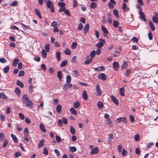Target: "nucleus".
<instances>
[{
  "label": "nucleus",
  "instance_id": "1",
  "mask_svg": "<svg viewBox=\"0 0 158 158\" xmlns=\"http://www.w3.org/2000/svg\"><path fill=\"white\" fill-rule=\"evenodd\" d=\"M22 100L27 107H29L33 106L34 105L33 103L29 100L27 94H24L23 96Z\"/></svg>",
  "mask_w": 158,
  "mask_h": 158
},
{
  "label": "nucleus",
  "instance_id": "2",
  "mask_svg": "<svg viewBox=\"0 0 158 158\" xmlns=\"http://www.w3.org/2000/svg\"><path fill=\"white\" fill-rule=\"evenodd\" d=\"M47 6L48 8L51 9V11L53 13L55 11V9L54 7V4L52 2L49 0L47 1L46 3Z\"/></svg>",
  "mask_w": 158,
  "mask_h": 158
},
{
  "label": "nucleus",
  "instance_id": "3",
  "mask_svg": "<svg viewBox=\"0 0 158 158\" xmlns=\"http://www.w3.org/2000/svg\"><path fill=\"white\" fill-rule=\"evenodd\" d=\"M123 121L125 123H127V120L125 117H120L116 119V122L117 123H118Z\"/></svg>",
  "mask_w": 158,
  "mask_h": 158
},
{
  "label": "nucleus",
  "instance_id": "4",
  "mask_svg": "<svg viewBox=\"0 0 158 158\" xmlns=\"http://www.w3.org/2000/svg\"><path fill=\"white\" fill-rule=\"evenodd\" d=\"M139 14L140 15V18L142 20L146 22L147 21V19L145 18V16L143 12L141 11H139Z\"/></svg>",
  "mask_w": 158,
  "mask_h": 158
},
{
  "label": "nucleus",
  "instance_id": "5",
  "mask_svg": "<svg viewBox=\"0 0 158 158\" xmlns=\"http://www.w3.org/2000/svg\"><path fill=\"white\" fill-rule=\"evenodd\" d=\"M99 40L102 41L99 42L96 44V47L99 48L102 47L103 46L104 44L103 42L105 43V40H104L102 39H100Z\"/></svg>",
  "mask_w": 158,
  "mask_h": 158
},
{
  "label": "nucleus",
  "instance_id": "6",
  "mask_svg": "<svg viewBox=\"0 0 158 158\" xmlns=\"http://www.w3.org/2000/svg\"><path fill=\"white\" fill-rule=\"evenodd\" d=\"M98 77L99 78L101 79V80L105 81L106 80V76L104 73H101L98 75Z\"/></svg>",
  "mask_w": 158,
  "mask_h": 158
},
{
  "label": "nucleus",
  "instance_id": "7",
  "mask_svg": "<svg viewBox=\"0 0 158 158\" xmlns=\"http://www.w3.org/2000/svg\"><path fill=\"white\" fill-rule=\"evenodd\" d=\"M99 151V149L97 147H96L91 151L90 154L91 155L96 154L98 153Z\"/></svg>",
  "mask_w": 158,
  "mask_h": 158
},
{
  "label": "nucleus",
  "instance_id": "8",
  "mask_svg": "<svg viewBox=\"0 0 158 158\" xmlns=\"http://www.w3.org/2000/svg\"><path fill=\"white\" fill-rule=\"evenodd\" d=\"M110 97L111 100L116 105H118V102L117 98H115L113 95H111Z\"/></svg>",
  "mask_w": 158,
  "mask_h": 158
},
{
  "label": "nucleus",
  "instance_id": "9",
  "mask_svg": "<svg viewBox=\"0 0 158 158\" xmlns=\"http://www.w3.org/2000/svg\"><path fill=\"white\" fill-rule=\"evenodd\" d=\"M113 67L115 70L117 71L119 67V65L118 62L114 61L113 64Z\"/></svg>",
  "mask_w": 158,
  "mask_h": 158
},
{
  "label": "nucleus",
  "instance_id": "10",
  "mask_svg": "<svg viewBox=\"0 0 158 158\" xmlns=\"http://www.w3.org/2000/svg\"><path fill=\"white\" fill-rule=\"evenodd\" d=\"M72 84H65L63 86V89L64 90H68L70 88H71L72 87Z\"/></svg>",
  "mask_w": 158,
  "mask_h": 158
},
{
  "label": "nucleus",
  "instance_id": "11",
  "mask_svg": "<svg viewBox=\"0 0 158 158\" xmlns=\"http://www.w3.org/2000/svg\"><path fill=\"white\" fill-rule=\"evenodd\" d=\"M89 28V25L88 23L86 24L84 28V31L85 34H86L88 31Z\"/></svg>",
  "mask_w": 158,
  "mask_h": 158
},
{
  "label": "nucleus",
  "instance_id": "12",
  "mask_svg": "<svg viewBox=\"0 0 158 158\" xmlns=\"http://www.w3.org/2000/svg\"><path fill=\"white\" fill-rule=\"evenodd\" d=\"M105 68L104 66H101L97 68H95L94 69V70L96 71H104Z\"/></svg>",
  "mask_w": 158,
  "mask_h": 158
},
{
  "label": "nucleus",
  "instance_id": "13",
  "mask_svg": "<svg viewBox=\"0 0 158 158\" xmlns=\"http://www.w3.org/2000/svg\"><path fill=\"white\" fill-rule=\"evenodd\" d=\"M70 112L73 114L77 115V111L73 107H71L70 109Z\"/></svg>",
  "mask_w": 158,
  "mask_h": 158
},
{
  "label": "nucleus",
  "instance_id": "14",
  "mask_svg": "<svg viewBox=\"0 0 158 158\" xmlns=\"http://www.w3.org/2000/svg\"><path fill=\"white\" fill-rule=\"evenodd\" d=\"M45 140L44 139L40 141V142L39 144V148H41L44 145V143L45 142Z\"/></svg>",
  "mask_w": 158,
  "mask_h": 158
},
{
  "label": "nucleus",
  "instance_id": "15",
  "mask_svg": "<svg viewBox=\"0 0 158 158\" xmlns=\"http://www.w3.org/2000/svg\"><path fill=\"white\" fill-rule=\"evenodd\" d=\"M119 93L120 95L121 96H124V87L120 88L119 89Z\"/></svg>",
  "mask_w": 158,
  "mask_h": 158
},
{
  "label": "nucleus",
  "instance_id": "16",
  "mask_svg": "<svg viewBox=\"0 0 158 158\" xmlns=\"http://www.w3.org/2000/svg\"><path fill=\"white\" fill-rule=\"evenodd\" d=\"M123 9L124 12H126L128 11L129 10V8L127 7V5L125 3H123Z\"/></svg>",
  "mask_w": 158,
  "mask_h": 158
},
{
  "label": "nucleus",
  "instance_id": "17",
  "mask_svg": "<svg viewBox=\"0 0 158 158\" xmlns=\"http://www.w3.org/2000/svg\"><path fill=\"white\" fill-rule=\"evenodd\" d=\"M82 97L84 99L87 100L88 99V96L86 91L85 90L83 91Z\"/></svg>",
  "mask_w": 158,
  "mask_h": 158
},
{
  "label": "nucleus",
  "instance_id": "18",
  "mask_svg": "<svg viewBox=\"0 0 158 158\" xmlns=\"http://www.w3.org/2000/svg\"><path fill=\"white\" fill-rule=\"evenodd\" d=\"M57 77L60 81L61 80L62 78V74L60 70L58 71L57 73Z\"/></svg>",
  "mask_w": 158,
  "mask_h": 158
},
{
  "label": "nucleus",
  "instance_id": "19",
  "mask_svg": "<svg viewBox=\"0 0 158 158\" xmlns=\"http://www.w3.org/2000/svg\"><path fill=\"white\" fill-rule=\"evenodd\" d=\"M152 20L154 23H158V17L156 15L152 16Z\"/></svg>",
  "mask_w": 158,
  "mask_h": 158
},
{
  "label": "nucleus",
  "instance_id": "20",
  "mask_svg": "<svg viewBox=\"0 0 158 158\" xmlns=\"http://www.w3.org/2000/svg\"><path fill=\"white\" fill-rule=\"evenodd\" d=\"M149 25L152 30L153 31H154L155 29V28L154 25L152 21H150L149 22Z\"/></svg>",
  "mask_w": 158,
  "mask_h": 158
},
{
  "label": "nucleus",
  "instance_id": "21",
  "mask_svg": "<svg viewBox=\"0 0 158 158\" xmlns=\"http://www.w3.org/2000/svg\"><path fill=\"white\" fill-rule=\"evenodd\" d=\"M35 13L36 14V15L40 18H42V17L40 14V12L39 10L37 9H35Z\"/></svg>",
  "mask_w": 158,
  "mask_h": 158
},
{
  "label": "nucleus",
  "instance_id": "22",
  "mask_svg": "<svg viewBox=\"0 0 158 158\" xmlns=\"http://www.w3.org/2000/svg\"><path fill=\"white\" fill-rule=\"evenodd\" d=\"M113 12L114 15L117 18H118L119 17L118 12L117 10L116 9H114L113 10Z\"/></svg>",
  "mask_w": 158,
  "mask_h": 158
},
{
  "label": "nucleus",
  "instance_id": "23",
  "mask_svg": "<svg viewBox=\"0 0 158 158\" xmlns=\"http://www.w3.org/2000/svg\"><path fill=\"white\" fill-rule=\"evenodd\" d=\"M11 136L13 139V140L14 143H17L18 141V139L13 134H11Z\"/></svg>",
  "mask_w": 158,
  "mask_h": 158
},
{
  "label": "nucleus",
  "instance_id": "24",
  "mask_svg": "<svg viewBox=\"0 0 158 158\" xmlns=\"http://www.w3.org/2000/svg\"><path fill=\"white\" fill-rule=\"evenodd\" d=\"M40 128L42 131L45 133L46 132V130L43 124H40Z\"/></svg>",
  "mask_w": 158,
  "mask_h": 158
},
{
  "label": "nucleus",
  "instance_id": "25",
  "mask_svg": "<svg viewBox=\"0 0 158 158\" xmlns=\"http://www.w3.org/2000/svg\"><path fill=\"white\" fill-rule=\"evenodd\" d=\"M119 25V22L116 20H114L113 21V25L115 27H117Z\"/></svg>",
  "mask_w": 158,
  "mask_h": 158
},
{
  "label": "nucleus",
  "instance_id": "26",
  "mask_svg": "<svg viewBox=\"0 0 158 158\" xmlns=\"http://www.w3.org/2000/svg\"><path fill=\"white\" fill-rule=\"evenodd\" d=\"M96 91L99 95H101V91L99 85H96Z\"/></svg>",
  "mask_w": 158,
  "mask_h": 158
},
{
  "label": "nucleus",
  "instance_id": "27",
  "mask_svg": "<svg viewBox=\"0 0 158 158\" xmlns=\"http://www.w3.org/2000/svg\"><path fill=\"white\" fill-rule=\"evenodd\" d=\"M97 4L96 3L92 2L91 3L90 5V6L92 9H95L97 7Z\"/></svg>",
  "mask_w": 158,
  "mask_h": 158
},
{
  "label": "nucleus",
  "instance_id": "28",
  "mask_svg": "<svg viewBox=\"0 0 158 158\" xmlns=\"http://www.w3.org/2000/svg\"><path fill=\"white\" fill-rule=\"evenodd\" d=\"M68 61L66 60H64L61 63L60 66L61 67L65 66L67 64Z\"/></svg>",
  "mask_w": 158,
  "mask_h": 158
},
{
  "label": "nucleus",
  "instance_id": "29",
  "mask_svg": "<svg viewBox=\"0 0 158 158\" xmlns=\"http://www.w3.org/2000/svg\"><path fill=\"white\" fill-rule=\"evenodd\" d=\"M0 98L6 99L7 98V97L4 93L1 92L0 93Z\"/></svg>",
  "mask_w": 158,
  "mask_h": 158
},
{
  "label": "nucleus",
  "instance_id": "30",
  "mask_svg": "<svg viewBox=\"0 0 158 158\" xmlns=\"http://www.w3.org/2000/svg\"><path fill=\"white\" fill-rule=\"evenodd\" d=\"M101 29L104 33L106 34H108V32L107 29L105 27L103 26V25L101 26Z\"/></svg>",
  "mask_w": 158,
  "mask_h": 158
},
{
  "label": "nucleus",
  "instance_id": "31",
  "mask_svg": "<svg viewBox=\"0 0 158 158\" xmlns=\"http://www.w3.org/2000/svg\"><path fill=\"white\" fill-rule=\"evenodd\" d=\"M60 54L61 53L59 51H57L56 53V56L58 61H60Z\"/></svg>",
  "mask_w": 158,
  "mask_h": 158
},
{
  "label": "nucleus",
  "instance_id": "32",
  "mask_svg": "<svg viewBox=\"0 0 158 158\" xmlns=\"http://www.w3.org/2000/svg\"><path fill=\"white\" fill-rule=\"evenodd\" d=\"M17 84L21 88H23L24 86L23 83L19 80L17 81Z\"/></svg>",
  "mask_w": 158,
  "mask_h": 158
},
{
  "label": "nucleus",
  "instance_id": "33",
  "mask_svg": "<svg viewBox=\"0 0 158 158\" xmlns=\"http://www.w3.org/2000/svg\"><path fill=\"white\" fill-rule=\"evenodd\" d=\"M41 53L42 56L44 58H45L47 56V53L44 49H43L42 50Z\"/></svg>",
  "mask_w": 158,
  "mask_h": 158
},
{
  "label": "nucleus",
  "instance_id": "34",
  "mask_svg": "<svg viewBox=\"0 0 158 158\" xmlns=\"http://www.w3.org/2000/svg\"><path fill=\"white\" fill-rule=\"evenodd\" d=\"M64 53L66 55H70L71 54V51L70 49H69L68 48H67L65 50H64Z\"/></svg>",
  "mask_w": 158,
  "mask_h": 158
},
{
  "label": "nucleus",
  "instance_id": "35",
  "mask_svg": "<svg viewBox=\"0 0 158 158\" xmlns=\"http://www.w3.org/2000/svg\"><path fill=\"white\" fill-rule=\"evenodd\" d=\"M19 62V60L17 59H15L13 62V65L14 67H15L16 66L17 64Z\"/></svg>",
  "mask_w": 158,
  "mask_h": 158
},
{
  "label": "nucleus",
  "instance_id": "36",
  "mask_svg": "<svg viewBox=\"0 0 158 158\" xmlns=\"http://www.w3.org/2000/svg\"><path fill=\"white\" fill-rule=\"evenodd\" d=\"M61 108L62 106L60 104L56 106V109L57 112L58 113L60 112L61 110Z\"/></svg>",
  "mask_w": 158,
  "mask_h": 158
},
{
  "label": "nucleus",
  "instance_id": "37",
  "mask_svg": "<svg viewBox=\"0 0 158 158\" xmlns=\"http://www.w3.org/2000/svg\"><path fill=\"white\" fill-rule=\"evenodd\" d=\"M96 52L95 50H93L92 51L90 54V58L92 59V58L94 57L95 55Z\"/></svg>",
  "mask_w": 158,
  "mask_h": 158
},
{
  "label": "nucleus",
  "instance_id": "38",
  "mask_svg": "<svg viewBox=\"0 0 158 158\" xmlns=\"http://www.w3.org/2000/svg\"><path fill=\"white\" fill-rule=\"evenodd\" d=\"M80 106V103L78 102H77L73 104V106L76 109L77 108Z\"/></svg>",
  "mask_w": 158,
  "mask_h": 158
},
{
  "label": "nucleus",
  "instance_id": "39",
  "mask_svg": "<svg viewBox=\"0 0 158 158\" xmlns=\"http://www.w3.org/2000/svg\"><path fill=\"white\" fill-rule=\"evenodd\" d=\"M71 78L70 75H68L66 77V83L69 84L71 81Z\"/></svg>",
  "mask_w": 158,
  "mask_h": 158
},
{
  "label": "nucleus",
  "instance_id": "40",
  "mask_svg": "<svg viewBox=\"0 0 158 158\" xmlns=\"http://www.w3.org/2000/svg\"><path fill=\"white\" fill-rule=\"evenodd\" d=\"M21 26L23 28L24 30H25L27 29H30V28L29 27V26H27L25 24H24L23 23H21Z\"/></svg>",
  "mask_w": 158,
  "mask_h": 158
},
{
  "label": "nucleus",
  "instance_id": "41",
  "mask_svg": "<svg viewBox=\"0 0 158 158\" xmlns=\"http://www.w3.org/2000/svg\"><path fill=\"white\" fill-rule=\"evenodd\" d=\"M127 66V62L124 61L123 64L121 66V68L122 69H124L126 68Z\"/></svg>",
  "mask_w": 158,
  "mask_h": 158
},
{
  "label": "nucleus",
  "instance_id": "42",
  "mask_svg": "<svg viewBox=\"0 0 158 158\" xmlns=\"http://www.w3.org/2000/svg\"><path fill=\"white\" fill-rule=\"evenodd\" d=\"M98 106L99 109H102L103 106V104L101 102H99L98 103Z\"/></svg>",
  "mask_w": 158,
  "mask_h": 158
},
{
  "label": "nucleus",
  "instance_id": "43",
  "mask_svg": "<svg viewBox=\"0 0 158 158\" xmlns=\"http://www.w3.org/2000/svg\"><path fill=\"white\" fill-rule=\"evenodd\" d=\"M70 132L71 134L73 135H74L75 133V129L74 127H72V126H71L70 127Z\"/></svg>",
  "mask_w": 158,
  "mask_h": 158
},
{
  "label": "nucleus",
  "instance_id": "44",
  "mask_svg": "<svg viewBox=\"0 0 158 158\" xmlns=\"http://www.w3.org/2000/svg\"><path fill=\"white\" fill-rule=\"evenodd\" d=\"M69 150L72 152H75L76 151L77 148L75 147H70L69 148Z\"/></svg>",
  "mask_w": 158,
  "mask_h": 158
},
{
  "label": "nucleus",
  "instance_id": "45",
  "mask_svg": "<svg viewBox=\"0 0 158 158\" xmlns=\"http://www.w3.org/2000/svg\"><path fill=\"white\" fill-rule=\"evenodd\" d=\"M92 59L90 58V59H87L85 60V63L86 64H89L92 61Z\"/></svg>",
  "mask_w": 158,
  "mask_h": 158
},
{
  "label": "nucleus",
  "instance_id": "46",
  "mask_svg": "<svg viewBox=\"0 0 158 158\" xmlns=\"http://www.w3.org/2000/svg\"><path fill=\"white\" fill-rule=\"evenodd\" d=\"M129 118L131 122L132 123H133L135 122V118L132 115H130Z\"/></svg>",
  "mask_w": 158,
  "mask_h": 158
},
{
  "label": "nucleus",
  "instance_id": "47",
  "mask_svg": "<svg viewBox=\"0 0 158 158\" xmlns=\"http://www.w3.org/2000/svg\"><path fill=\"white\" fill-rule=\"evenodd\" d=\"M45 48L47 52H48L50 49V45L49 44H46L45 46Z\"/></svg>",
  "mask_w": 158,
  "mask_h": 158
},
{
  "label": "nucleus",
  "instance_id": "48",
  "mask_svg": "<svg viewBox=\"0 0 158 158\" xmlns=\"http://www.w3.org/2000/svg\"><path fill=\"white\" fill-rule=\"evenodd\" d=\"M58 5L60 7L65 6V4L63 2H59L58 3Z\"/></svg>",
  "mask_w": 158,
  "mask_h": 158
},
{
  "label": "nucleus",
  "instance_id": "49",
  "mask_svg": "<svg viewBox=\"0 0 158 158\" xmlns=\"http://www.w3.org/2000/svg\"><path fill=\"white\" fill-rule=\"evenodd\" d=\"M73 75H74L75 77H77L79 76V73L78 72L77 70H74L73 71Z\"/></svg>",
  "mask_w": 158,
  "mask_h": 158
},
{
  "label": "nucleus",
  "instance_id": "50",
  "mask_svg": "<svg viewBox=\"0 0 158 158\" xmlns=\"http://www.w3.org/2000/svg\"><path fill=\"white\" fill-rule=\"evenodd\" d=\"M63 124V122L61 119H59L58 121V125L59 126H62Z\"/></svg>",
  "mask_w": 158,
  "mask_h": 158
},
{
  "label": "nucleus",
  "instance_id": "51",
  "mask_svg": "<svg viewBox=\"0 0 158 158\" xmlns=\"http://www.w3.org/2000/svg\"><path fill=\"white\" fill-rule=\"evenodd\" d=\"M15 92L17 95H19L21 93V92L18 88H16Z\"/></svg>",
  "mask_w": 158,
  "mask_h": 158
},
{
  "label": "nucleus",
  "instance_id": "52",
  "mask_svg": "<svg viewBox=\"0 0 158 158\" xmlns=\"http://www.w3.org/2000/svg\"><path fill=\"white\" fill-rule=\"evenodd\" d=\"M9 67L8 66L4 68V72L5 73H6L9 71Z\"/></svg>",
  "mask_w": 158,
  "mask_h": 158
},
{
  "label": "nucleus",
  "instance_id": "53",
  "mask_svg": "<svg viewBox=\"0 0 158 158\" xmlns=\"http://www.w3.org/2000/svg\"><path fill=\"white\" fill-rule=\"evenodd\" d=\"M64 13L69 16L71 15L70 12L68 9H65L64 11Z\"/></svg>",
  "mask_w": 158,
  "mask_h": 158
},
{
  "label": "nucleus",
  "instance_id": "54",
  "mask_svg": "<svg viewBox=\"0 0 158 158\" xmlns=\"http://www.w3.org/2000/svg\"><path fill=\"white\" fill-rule=\"evenodd\" d=\"M127 153V151L125 150V149H123V150L122 151V155L123 156H126Z\"/></svg>",
  "mask_w": 158,
  "mask_h": 158
},
{
  "label": "nucleus",
  "instance_id": "55",
  "mask_svg": "<svg viewBox=\"0 0 158 158\" xmlns=\"http://www.w3.org/2000/svg\"><path fill=\"white\" fill-rule=\"evenodd\" d=\"M83 25L82 24L80 23L79 24L78 27L77 29L80 31H81L82 29Z\"/></svg>",
  "mask_w": 158,
  "mask_h": 158
},
{
  "label": "nucleus",
  "instance_id": "56",
  "mask_svg": "<svg viewBox=\"0 0 158 158\" xmlns=\"http://www.w3.org/2000/svg\"><path fill=\"white\" fill-rule=\"evenodd\" d=\"M24 72L23 70L20 71L19 72L18 76L19 77L23 76L24 75Z\"/></svg>",
  "mask_w": 158,
  "mask_h": 158
},
{
  "label": "nucleus",
  "instance_id": "57",
  "mask_svg": "<svg viewBox=\"0 0 158 158\" xmlns=\"http://www.w3.org/2000/svg\"><path fill=\"white\" fill-rule=\"evenodd\" d=\"M153 143H147L146 146V148L148 149L150 148L153 145Z\"/></svg>",
  "mask_w": 158,
  "mask_h": 158
},
{
  "label": "nucleus",
  "instance_id": "58",
  "mask_svg": "<svg viewBox=\"0 0 158 158\" xmlns=\"http://www.w3.org/2000/svg\"><path fill=\"white\" fill-rule=\"evenodd\" d=\"M7 60L4 58H0V62L1 63H4L6 62Z\"/></svg>",
  "mask_w": 158,
  "mask_h": 158
},
{
  "label": "nucleus",
  "instance_id": "59",
  "mask_svg": "<svg viewBox=\"0 0 158 158\" xmlns=\"http://www.w3.org/2000/svg\"><path fill=\"white\" fill-rule=\"evenodd\" d=\"M123 146L122 145H119L118 147V149L119 153L121 152Z\"/></svg>",
  "mask_w": 158,
  "mask_h": 158
},
{
  "label": "nucleus",
  "instance_id": "60",
  "mask_svg": "<svg viewBox=\"0 0 158 158\" xmlns=\"http://www.w3.org/2000/svg\"><path fill=\"white\" fill-rule=\"evenodd\" d=\"M4 134L2 133H0V140L1 141H2L4 139Z\"/></svg>",
  "mask_w": 158,
  "mask_h": 158
},
{
  "label": "nucleus",
  "instance_id": "61",
  "mask_svg": "<svg viewBox=\"0 0 158 158\" xmlns=\"http://www.w3.org/2000/svg\"><path fill=\"white\" fill-rule=\"evenodd\" d=\"M21 155V154L20 152H16L15 154V156L16 157H19Z\"/></svg>",
  "mask_w": 158,
  "mask_h": 158
},
{
  "label": "nucleus",
  "instance_id": "62",
  "mask_svg": "<svg viewBox=\"0 0 158 158\" xmlns=\"http://www.w3.org/2000/svg\"><path fill=\"white\" fill-rule=\"evenodd\" d=\"M65 9L66 8L65 6L60 7L59 11V12H62L64 11Z\"/></svg>",
  "mask_w": 158,
  "mask_h": 158
},
{
  "label": "nucleus",
  "instance_id": "63",
  "mask_svg": "<svg viewBox=\"0 0 158 158\" xmlns=\"http://www.w3.org/2000/svg\"><path fill=\"white\" fill-rule=\"evenodd\" d=\"M131 73V70L130 69H128L126 71V73H125L126 76H128L129 75H130Z\"/></svg>",
  "mask_w": 158,
  "mask_h": 158
},
{
  "label": "nucleus",
  "instance_id": "64",
  "mask_svg": "<svg viewBox=\"0 0 158 158\" xmlns=\"http://www.w3.org/2000/svg\"><path fill=\"white\" fill-rule=\"evenodd\" d=\"M132 41L134 42L137 43L138 41V39L137 37H133L132 39Z\"/></svg>",
  "mask_w": 158,
  "mask_h": 158
}]
</instances>
